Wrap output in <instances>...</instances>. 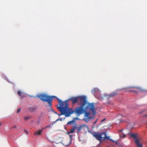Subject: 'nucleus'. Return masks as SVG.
Wrapping results in <instances>:
<instances>
[{
	"label": "nucleus",
	"instance_id": "nucleus-32",
	"mask_svg": "<svg viewBox=\"0 0 147 147\" xmlns=\"http://www.w3.org/2000/svg\"><path fill=\"white\" fill-rule=\"evenodd\" d=\"M45 129V128H42V129L40 130H42H42Z\"/></svg>",
	"mask_w": 147,
	"mask_h": 147
},
{
	"label": "nucleus",
	"instance_id": "nucleus-25",
	"mask_svg": "<svg viewBox=\"0 0 147 147\" xmlns=\"http://www.w3.org/2000/svg\"><path fill=\"white\" fill-rule=\"evenodd\" d=\"M69 136L70 139H71L72 137V136L71 135H69Z\"/></svg>",
	"mask_w": 147,
	"mask_h": 147
},
{
	"label": "nucleus",
	"instance_id": "nucleus-13",
	"mask_svg": "<svg viewBox=\"0 0 147 147\" xmlns=\"http://www.w3.org/2000/svg\"><path fill=\"white\" fill-rule=\"evenodd\" d=\"M74 122V120H72V121H69L67 123L66 125H71Z\"/></svg>",
	"mask_w": 147,
	"mask_h": 147
},
{
	"label": "nucleus",
	"instance_id": "nucleus-23",
	"mask_svg": "<svg viewBox=\"0 0 147 147\" xmlns=\"http://www.w3.org/2000/svg\"><path fill=\"white\" fill-rule=\"evenodd\" d=\"M20 109H18L17 110V113H19L20 112Z\"/></svg>",
	"mask_w": 147,
	"mask_h": 147
},
{
	"label": "nucleus",
	"instance_id": "nucleus-16",
	"mask_svg": "<svg viewBox=\"0 0 147 147\" xmlns=\"http://www.w3.org/2000/svg\"><path fill=\"white\" fill-rule=\"evenodd\" d=\"M109 140H111V141H112V142L115 143L116 144H117V145L118 144V143L117 141H115L111 139H110H110H109Z\"/></svg>",
	"mask_w": 147,
	"mask_h": 147
},
{
	"label": "nucleus",
	"instance_id": "nucleus-29",
	"mask_svg": "<svg viewBox=\"0 0 147 147\" xmlns=\"http://www.w3.org/2000/svg\"><path fill=\"white\" fill-rule=\"evenodd\" d=\"M70 133H71L70 132V131H69V132H67V133H66V134H70Z\"/></svg>",
	"mask_w": 147,
	"mask_h": 147
},
{
	"label": "nucleus",
	"instance_id": "nucleus-26",
	"mask_svg": "<svg viewBox=\"0 0 147 147\" xmlns=\"http://www.w3.org/2000/svg\"><path fill=\"white\" fill-rule=\"evenodd\" d=\"M106 119V118H104L103 120H102L101 121V122H103V121H104Z\"/></svg>",
	"mask_w": 147,
	"mask_h": 147
},
{
	"label": "nucleus",
	"instance_id": "nucleus-36",
	"mask_svg": "<svg viewBox=\"0 0 147 147\" xmlns=\"http://www.w3.org/2000/svg\"><path fill=\"white\" fill-rule=\"evenodd\" d=\"M1 125V123L0 122V126Z\"/></svg>",
	"mask_w": 147,
	"mask_h": 147
},
{
	"label": "nucleus",
	"instance_id": "nucleus-27",
	"mask_svg": "<svg viewBox=\"0 0 147 147\" xmlns=\"http://www.w3.org/2000/svg\"><path fill=\"white\" fill-rule=\"evenodd\" d=\"M24 131L27 134H28V132L26 130H24Z\"/></svg>",
	"mask_w": 147,
	"mask_h": 147
},
{
	"label": "nucleus",
	"instance_id": "nucleus-5",
	"mask_svg": "<svg viewBox=\"0 0 147 147\" xmlns=\"http://www.w3.org/2000/svg\"><path fill=\"white\" fill-rule=\"evenodd\" d=\"M69 100H71L72 104H74L78 102V100H80V104L87 101L86 98L85 96L73 97L69 99Z\"/></svg>",
	"mask_w": 147,
	"mask_h": 147
},
{
	"label": "nucleus",
	"instance_id": "nucleus-7",
	"mask_svg": "<svg viewBox=\"0 0 147 147\" xmlns=\"http://www.w3.org/2000/svg\"><path fill=\"white\" fill-rule=\"evenodd\" d=\"M124 89L123 88L122 89ZM125 89H131V90H129L128 91L129 92H133L137 93L138 92L137 90L139 89V88L135 86H130L127 87Z\"/></svg>",
	"mask_w": 147,
	"mask_h": 147
},
{
	"label": "nucleus",
	"instance_id": "nucleus-30",
	"mask_svg": "<svg viewBox=\"0 0 147 147\" xmlns=\"http://www.w3.org/2000/svg\"><path fill=\"white\" fill-rule=\"evenodd\" d=\"M16 125H14V126L13 127V128H16Z\"/></svg>",
	"mask_w": 147,
	"mask_h": 147
},
{
	"label": "nucleus",
	"instance_id": "nucleus-2",
	"mask_svg": "<svg viewBox=\"0 0 147 147\" xmlns=\"http://www.w3.org/2000/svg\"><path fill=\"white\" fill-rule=\"evenodd\" d=\"M58 110L61 112V114H57L59 116L61 115H64L66 117H69L72 114L74 113V111L71 109L69 108L68 106L64 107H58L57 105Z\"/></svg>",
	"mask_w": 147,
	"mask_h": 147
},
{
	"label": "nucleus",
	"instance_id": "nucleus-37",
	"mask_svg": "<svg viewBox=\"0 0 147 147\" xmlns=\"http://www.w3.org/2000/svg\"><path fill=\"white\" fill-rule=\"evenodd\" d=\"M145 116H147V114L145 115Z\"/></svg>",
	"mask_w": 147,
	"mask_h": 147
},
{
	"label": "nucleus",
	"instance_id": "nucleus-33",
	"mask_svg": "<svg viewBox=\"0 0 147 147\" xmlns=\"http://www.w3.org/2000/svg\"><path fill=\"white\" fill-rule=\"evenodd\" d=\"M122 129L120 130L119 131L122 132Z\"/></svg>",
	"mask_w": 147,
	"mask_h": 147
},
{
	"label": "nucleus",
	"instance_id": "nucleus-22",
	"mask_svg": "<svg viewBox=\"0 0 147 147\" xmlns=\"http://www.w3.org/2000/svg\"><path fill=\"white\" fill-rule=\"evenodd\" d=\"M114 95V94H110L109 95V97H112Z\"/></svg>",
	"mask_w": 147,
	"mask_h": 147
},
{
	"label": "nucleus",
	"instance_id": "nucleus-12",
	"mask_svg": "<svg viewBox=\"0 0 147 147\" xmlns=\"http://www.w3.org/2000/svg\"><path fill=\"white\" fill-rule=\"evenodd\" d=\"M76 128H77L76 126L74 127L72 129H70V132L71 133H74V132L75 131V129Z\"/></svg>",
	"mask_w": 147,
	"mask_h": 147
},
{
	"label": "nucleus",
	"instance_id": "nucleus-20",
	"mask_svg": "<svg viewBox=\"0 0 147 147\" xmlns=\"http://www.w3.org/2000/svg\"><path fill=\"white\" fill-rule=\"evenodd\" d=\"M123 135V137L125 138V135L123 133H122L121 134H120V137H122V135Z\"/></svg>",
	"mask_w": 147,
	"mask_h": 147
},
{
	"label": "nucleus",
	"instance_id": "nucleus-8",
	"mask_svg": "<svg viewBox=\"0 0 147 147\" xmlns=\"http://www.w3.org/2000/svg\"><path fill=\"white\" fill-rule=\"evenodd\" d=\"M139 140H135V143L137 145L138 147H142V144L141 143H139Z\"/></svg>",
	"mask_w": 147,
	"mask_h": 147
},
{
	"label": "nucleus",
	"instance_id": "nucleus-14",
	"mask_svg": "<svg viewBox=\"0 0 147 147\" xmlns=\"http://www.w3.org/2000/svg\"><path fill=\"white\" fill-rule=\"evenodd\" d=\"M31 118V117L29 116L27 117H24V120L25 121H26L27 120L29 119L30 118Z\"/></svg>",
	"mask_w": 147,
	"mask_h": 147
},
{
	"label": "nucleus",
	"instance_id": "nucleus-17",
	"mask_svg": "<svg viewBox=\"0 0 147 147\" xmlns=\"http://www.w3.org/2000/svg\"><path fill=\"white\" fill-rule=\"evenodd\" d=\"M82 126L80 127H78L77 129V131L78 132H79L80 131V130L82 129Z\"/></svg>",
	"mask_w": 147,
	"mask_h": 147
},
{
	"label": "nucleus",
	"instance_id": "nucleus-10",
	"mask_svg": "<svg viewBox=\"0 0 147 147\" xmlns=\"http://www.w3.org/2000/svg\"><path fill=\"white\" fill-rule=\"evenodd\" d=\"M99 91V89L98 88H96L91 90V92L92 93H94L98 92Z\"/></svg>",
	"mask_w": 147,
	"mask_h": 147
},
{
	"label": "nucleus",
	"instance_id": "nucleus-24",
	"mask_svg": "<svg viewBox=\"0 0 147 147\" xmlns=\"http://www.w3.org/2000/svg\"><path fill=\"white\" fill-rule=\"evenodd\" d=\"M118 117H122V118L123 117H124V116H123L122 115H121V114H119V115H118Z\"/></svg>",
	"mask_w": 147,
	"mask_h": 147
},
{
	"label": "nucleus",
	"instance_id": "nucleus-31",
	"mask_svg": "<svg viewBox=\"0 0 147 147\" xmlns=\"http://www.w3.org/2000/svg\"><path fill=\"white\" fill-rule=\"evenodd\" d=\"M50 127V126H46V127H45V128H47V127Z\"/></svg>",
	"mask_w": 147,
	"mask_h": 147
},
{
	"label": "nucleus",
	"instance_id": "nucleus-35",
	"mask_svg": "<svg viewBox=\"0 0 147 147\" xmlns=\"http://www.w3.org/2000/svg\"><path fill=\"white\" fill-rule=\"evenodd\" d=\"M126 90L125 91V92H128V90Z\"/></svg>",
	"mask_w": 147,
	"mask_h": 147
},
{
	"label": "nucleus",
	"instance_id": "nucleus-3",
	"mask_svg": "<svg viewBox=\"0 0 147 147\" xmlns=\"http://www.w3.org/2000/svg\"><path fill=\"white\" fill-rule=\"evenodd\" d=\"M37 96L42 101L44 102H47L50 107H51L52 106V103L53 100V97H55V96H49L44 94H40L38 95Z\"/></svg>",
	"mask_w": 147,
	"mask_h": 147
},
{
	"label": "nucleus",
	"instance_id": "nucleus-18",
	"mask_svg": "<svg viewBox=\"0 0 147 147\" xmlns=\"http://www.w3.org/2000/svg\"><path fill=\"white\" fill-rule=\"evenodd\" d=\"M59 120H60V121H62V118H60V119H57L55 121V122H54V123H55L57 121H59Z\"/></svg>",
	"mask_w": 147,
	"mask_h": 147
},
{
	"label": "nucleus",
	"instance_id": "nucleus-6",
	"mask_svg": "<svg viewBox=\"0 0 147 147\" xmlns=\"http://www.w3.org/2000/svg\"><path fill=\"white\" fill-rule=\"evenodd\" d=\"M55 97H53V98H57V100L58 101L59 105V107H64L68 106V101L65 100L64 102H62L61 100L59 99L57 97L55 96Z\"/></svg>",
	"mask_w": 147,
	"mask_h": 147
},
{
	"label": "nucleus",
	"instance_id": "nucleus-15",
	"mask_svg": "<svg viewBox=\"0 0 147 147\" xmlns=\"http://www.w3.org/2000/svg\"><path fill=\"white\" fill-rule=\"evenodd\" d=\"M17 93L22 98L23 96L22 95V93L20 91H18V92H17Z\"/></svg>",
	"mask_w": 147,
	"mask_h": 147
},
{
	"label": "nucleus",
	"instance_id": "nucleus-9",
	"mask_svg": "<svg viewBox=\"0 0 147 147\" xmlns=\"http://www.w3.org/2000/svg\"><path fill=\"white\" fill-rule=\"evenodd\" d=\"M42 130H39L38 131H36L34 133V135L35 136H39L41 135Z\"/></svg>",
	"mask_w": 147,
	"mask_h": 147
},
{
	"label": "nucleus",
	"instance_id": "nucleus-19",
	"mask_svg": "<svg viewBox=\"0 0 147 147\" xmlns=\"http://www.w3.org/2000/svg\"><path fill=\"white\" fill-rule=\"evenodd\" d=\"M35 109L33 108H31L30 107H29V110L30 111H33Z\"/></svg>",
	"mask_w": 147,
	"mask_h": 147
},
{
	"label": "nucleus",
	"instance_id": "nucleus-1",
	"mask_svg": "<svg viewBox=\"0 0 147 147\" xmlns=\"http://www.w3.org/2000/svg\"><path fill=\"white\" fill-rule=\"evenodd\" d=\"M88 104L87 101L82 102L81 105L76 108L74 111L77 114L80 115L82 113H84V118L83 120L86 122H88L92 118L93 116L96 114L95 110L94 105L93 103H88Z\"/></svg>",
	"mask_w": 147,
	"mask_h": 147
},
{
	"label": "nucleus",
	"instance_id": "nucleus-28",
	"mask_svg": "<svg viewBox=\"0 0 147 147\" xmlns=\"http://www.w3.org/2000/svg\"><path fill=\"white\" fill-rule=\"evenodd\" d=\"M98 120V119H97L96 121H95L93 123L94 124H96V123L97 120Z\"/></svg>",
	"mask_w": 147,
	"mask_h": 147
},
{
	"label": "nucleus",
	"instance_id": "nucleus-21",
	"mask_svg": "<svg viewBox=\"0 0 147 147\" xmlns=\"http://www.w3.org/2000/svg\"><path fill=\"white\" fill-rule=\"evenodd\" d=\"M51 110L52 111H53V112H54L55 113L57 114V113L56 112H55L51 108Z\"/></svg>",
	"mask_w": 147,
	"mask_h": 147
},
{
	"label": "nucleus",
	"instance_id": "nucleus-11",
	"mask_svg": "<svg viewBox=\"0 0 147 147\" xmlns=\"http://www.w3.org/2000/svg\"><path fill=\"white\" fill-rule=\"evenodd\" d=\"M129 134L130 135V136H131V137H133L135 139V141L136 140H138V139H137V138H136V134H134L133 133H131V134Z\"/></svg>",
	"mask_w": 147,
	"mask_h": 147
},
{
	"label": "nucleus",
	"instance_id": "nucleus-34",
	"mask_svg": "<svg viewBox=\"0 0 147 147\" xmlns=\"http://www.w3.org/2000/svg\"><path fill=\"white\" fill-rule=\"evenodd\" d=\"M119 121L120 122H121V119H120L119 120Z\"/></svg>",
	"mask_w": 147,
	"mask_h": 147
},
{
	"label": "nucleus",
	"instance_id": "nucleus-4",
	"mask_svg": "<svg viewBox=\"0 0 147 147\" xmlns=\"http://www.w3.org/2000/svg\"><path fill=\"white\" fill-rule=\"evenodd\" d=\"M92 135L96 138L101 142V140H103L105 139H110V137L107 136L106 132H102L99 133H93Z\"/></svg>",
	"mask_w": 147,
	"mask_h": 147
}]
</instances>
